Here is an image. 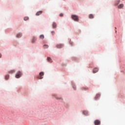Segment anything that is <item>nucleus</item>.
Returning <instances> with one entry per match:
<instances>
[{"label": "nucleus", "instance_id": "0eeeda50", "mask_svg": "<svg viewBox=\"0 0 125 125\" xmlns=\"http://www.w3.org/2000/svg\"><path fill=\"white\" fill-rule=\"evenodd\" d=\"M42 11H40L39 12H37L36 14V16H39V15H41V14H42Z\"/></svg>", "mask_w": 125, "mask_h": 125}, {"label": "nucleus", "instance_id": "ddd939ff", "mask_svg": "<svg viewBox=\"0 0 125 125\" xmlns=\"http://www.w3.org/2000/svg\"><path fill=\"white\" fill-rule=\"evenodd\" d=\"M43 47L44 49L48 48V45L45 44L43 46Z\"/></svg>", "mask_w": 125, "mask_h": 125}, {"label": "nucleus", "instance_id": "dca6fc26", "mask_svg": "<svg viewBox=\"0 0 125 125\" xmlns=\"http://www.w3.org/2000/svg\"><path fill=\"white\" fill-rule=\"evenodd\" d=\"M9 73L10 74H13V73H15V70H10Z\"/></svg>", "mask_w": 125, "mask_h": 125}, {"label": "nucleus", "instance_id": "4468645a", "mask_svg": "<svg viewBox=\"0 0 125 125\" xmlns=\"http://www.w3.org/2000/svg\"><path fill=\"white\" fill-rule=\"evenodd\" d=\"M99 97H100V94H97L96 95V97L95 98V99H96V100H97V99L98 98H99Z\"/></svg>", "mask_w": 125, "mask_h": 125}, {"label": "nucleus", "instance_id": "6e6552de", "mask_svg": "<svg viewBox=\"0 0 125 125\" xmlns=\"http://www.w3.org/2000/svg\"><path fill=\"white\" fill-rule=\"evenodd\" d=\"M22 37V34L19 33L16 35V38H21Z\"/></svg>", "mask_w": 125, "mask_h": 125}, {"label": "nucleus", "instance_id": "b1692460", "mask_svg": "<svg viewBox=\"0 0 125 125\" xmlns=\"http://www.w3.org/2000/svg\"><path fill=\"white\" fill-rule=\"evenodd\" d=\"M73 88H74V90H76V88H75V87H73Z\"/></svg>", "mask_w": 125, "mask_h": 125}, {"label": "nucleus", "instance_id": "1a4fd4ad", "mask_svg": "<svg viewBox=\"0 0 125 125\" xmlns=\"http://www.w3.org/2000/svg\"><path fill=\"white\" fill-rule=\"evenodd\" d=\"M89 18H90V19H92L94 18V16L92 14H90L89 15Z\"/></svg>", "mask_w": 125, "mask_h": 125}, {"label": "nucleus", "instance_id": "423d86ee", "mask_svg": "<svg viewBox=\"0 0 125 125\" xmlns=\"http://www.w3.org/2000/svg\"><path fill=\"white\" fill-rule=\"evenodd\" d=\"M99 69L98 68H95L93 69V73H95L98 72Z\"/></svg>", "mask_w": 125, "mask_h": 125}, {"label": "nucleus", "instance_id": "f03ea898", "mask_svg": "<svg viewBox=\"0 0 125 125\" xmlns=\"http://www.w3.org/2000/svg\"><path fill=\"white\" fill-rule=\"evenodd\" d=\"M21 76L22 73H21V72L19 71L18 73L16 75L15 77L17 79H19V78H20V77H21Z\"/></svg>", "mask_w": 125, "mask_h": 125}, {"label": "nucleus", "instance_id": "4be33fe9", "mask_svg": "<svg viewBox=\"0 0 125 125\" xmlns=\"http://www.w3.org/2000/svg\"><path fill=\"white\" fill-rule=\"evenodd\" d=\"M51 34H52V35H54V34H55V32L54 31H52Z\"/></svg>", "mask_w": 125, "mask_h": 125}, {"label": "nucleus", "instance_id": "2eb2a0df", "mask_svg": "<svg viewBox=\"0 0 125 125\" xmlns=\"http://www.w3.org/2000/svg\"><path fill=\"white\" fill-rule=\"evenodd\" d=\"M47 60L48 61V62H50L51 63V62H52V60H51V59H50V57H48Z\"/></svg>", "mask_w": 125, "mask_h": 125}, {"label": "nucleus", "instance_id": "a211bd4d", "mask_svg": "<svg viewBox=\"0 0 125 125\" xmlns=\"http://www.w3.org/2000/svg\"><path fill=\"white\" fill-rule=\"evenodd\" d=\"M36 41H37V39H36V38L34 37L32 39V42H36Z\"/></svg>", "mask_w": 125, "mask_h": 125}, {"label": "nucleus", "instance_id": "6ab92c4d", "mask_svg": "<svg viewBox=\"0 0 125 125\" xmlns=\"http://www.w3.org/2000/svg\"><path fill=\"white\" fill-rule=\"evenodd\" d=\"M29 20V18L28 17H25L24 18V21H27V20Z\"/></svg>", "mask_w": 125, "mask_h": 125}, {"label": "nucleus", "instance_id": "393cba45", "mask_svg": "<svg viewBox=\"0 0 125 125\" xmlns=\"http://www.w3.org/2000/svg\"><path fill=\"white\" fill-rule=\"evenodd\" d=\"M1 57V54H0V58Z\"/></svg>", "mask_w": 125, "mask_h": 125}, {"label": "nucleus", "instance_id": "20e7f679", "mask_svg": "<svg viewBox=\"0 0 125 125\" xmlns=\"http://www.w3.org/2000/svg\"><path fill=\"white\" fill-rule=\"evenodd\" d=\"M40 76L38 77V80H42V79H43V77L42 76H43V72H40Z\"/></svg>", "mask_w": 125, "mask_h": 125}, {"label": "nucleus", "instance_id": "f3484780", "mask_svg": "<svg viewBox=\"0 0 125 125\" xmlns=\"http://www.w3.org/2000/svg\"><path fill=\"white\" fill-rule=\"evenodd\" d=\"M83 115H87V114H88V112L87 111H83Z\"/></svg>", "mask_w": 125, "mask_h": 125}, {"label": "nucleus", "instance_id": "aec40b11", "mask_svg": "<svg viewBox=\"0 0 125 125\" xmlns=\"http://www.w3.org/2000/svg\"><path fill=\"white\" fill-rule=\"evenodd\" d=\"M9 78V75H6V76L5 77V80H8Z\"/></svg>", "mask_w": 125, "mask_h": 125}, {"label": "nucleus", "instance_id": "5701e85b", "mask_svg": "<svg viewBox=\"0 0 125 125\" xmlns=\"http://www.w3.org/2000/svg\"><path fill=\"white\" fill-rule=\"evenodd\" d=\"M60 16L61 17H63V14L61 13V14H60Z\"/></svg>", "mask_w": 125, "mask_h": 125}, {"label": "nucleus", "instance_id": "f257e3e1", "mask_svg": "<svg viewBox=\"0 0 125 125\" xmlns=\"http://www.w3.org/2000/svg\"><path fill=\"white\" fill-rule=\"evenodd\" d=\"M71 18L74 21H76V22H79V17L78 16L76 15H71Z\"/></svg>", "mask_w": 125, "mask_h": 125}, {"label": "nucleus", "instance_id": "9d476101", "mask_svg": "<svg viewBox=\"0 0 125 125\" xmlns=\"http://www.w3.org/2000/svg\"><path fill=\"white\" fill-rule=\"evenodd\" d=\"M124 7V4H120L118 6V8H123Z\"/></svg>", "mask_w": 125, "mask_h": 125}, {"label": "nucleus", "instance_id": "a878e982", "mask_svg": "<svg viewBox=\"0 0 125 125\" xmlns=\"http://www.w3.org/2000/svg\"><path fill=\"white\" fill-rule=\"evenodd\" d=\"M115 30H117V27H115Z\"/></svg>", "mask_w": 125, "mask_h": 125}, {"label": "nucleus", "instance_id": "9b49d317", "mask_svg": "<svg viewBox=\"0 0 125 125\" xmlns=\"http://www.w3.org/2000/svg\"><path fill=\"white\" fill-rule=\"evenodd\" d=\"M40 39L43 40L44 39V36L43 35H41L40 36Z\"/></svg>", "mask_w": 125, "mask_h": 125}, {"label": "nucleus", "instance_id": "412c9836", "mask_svg": "<svg viewBox=\"0 0 125 125\" xmlns=\"http://www.w3.org/2000/svg\"><path fill=\"white\" fill-rule=\"evenodd\" d=\"M120 2H121V0H118L117 2L116 3H115V5H118V4H119V3H120Z\"/></svg>", "mask_w": 125, "mask_h": 125}, {"label": "nucleus", "instance_id": "7ed1b4c3", "mask_svg": "<svg viewBox=\"0 0 125 125\" xmlns=\"http://www.w3.org/2000/svg\"><path fill=\"white\" fill-rule=\"evenodd\" d=\"M94 123L95 125H99L101 124V122L98 120H95Z\"/></svg>", "mask_w": 125, "mask_h": 125}, {"label": "nucleus", "instance_id": "39448f33", "mask_svg": "<svg viewBox=\"0 0 125 125\" xmlns=\"http://www.w3.org/2000/svg\"><path fill=\"white\" fill-rule=\"evenodd\" d=\"M56 46L57 48H62L63 47V44H58Z\"/></svg>", "mask_w": 125, "mask_h": 125}, {"label": "nucleus", "instance_id": "f8f14e48", "mask_svg": "<svg viewBox=\"0 0 125 125\" xmlns=\"http://www.w3.org/2000/svg\"><path fill=\"white\" fill-rule=\"evenodd\" d=\"M53 28H56L57 24L56 23L53 22L52 24Z\"/></svg>", "mask_w": 125, "mask_h": 125}]
</instances>
